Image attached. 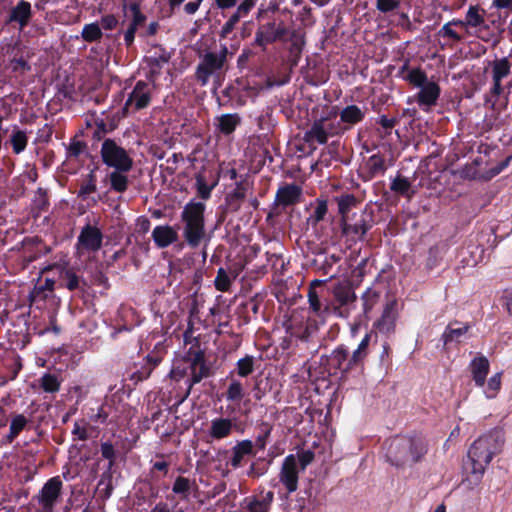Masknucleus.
<instances>
[{
  "label": "nucleus",
  "instance_id": "obj_1",
  "mask_svg": "<svg viewBox=\"0 0 512 512\" xmlns=\"http://www.w3.org/2000/svg\"><path fill=\"white\" fill-rule=\"evenodd\" d=\"M504 443V430L502 428H494L481 435L470 446L466 466H471L470 474L475 482L481 480L487 465L495 455L502 451Z\"/></svg>",
  "mask_w": 512,
  "mask_h": 512
},
{
  "label": "nucleus",
  "instance_id": "obj_2",
  "mask_svg": "<svg viewBox=\"0 0 512 512\" xmlns=\"http://www.w3.org/2000/svg\"><path fill=\"white\" fill-rule=\"evenodd\" d=\"M386 461L396 468L412 467L422 461L428 444L422 436H396L384 443Z\"/></svg>",
  "mask_w": 512,
  "mask_h": 512
},
{
  "label": "nucleus",
  "instance_id": "obj_3",
  "mask_svg": "<svg viewBox=\"0 0 512 512\" xmlns=\"http://www.w3.org/2000/svg\"><path fill=\"white\" fill-rule=\"evenodd\" d=\"M205 210V203L192 199L183 207L180 214L183 223L182 237L192 249L198 248L206 236Z\"/></svg>",
  "mask_w": 512,
  "mask_h": 512
},
{
  "label": "nucleus",
  "instance_id": "obj_4",
  "mask_svg": "<svg viewBox=\"0 0 512 512\" xmlns=\"http://www.w3.org/2000/svg\"><path fill=\"white\" fill-rule=\"evenodd\" d=\"M234 55V50H229L226 44H220L219 52L206 51L200 56V61L195 69L194 77L198 84L206 86L211 77L219 79L228 58Z\"/></svg>",
  "mask_w": 512,
  "mask_h": 512
},
{
  "label": "nucleus",
  "instance_id": "obj_5",
  "mask_svg": "<svg viewBox=\"0 0 512 512\" xmlns=\"http://www.w3.org/2000/svg\"><path fill=\"white\" fill-rule=\"evenodd\" d=\"M374 224V211L368 207H365L360 214L353 213L347 219H339L341 235L353 243L363 241Z\"/></svg>",
  "mask_w": 512,
  "mask_h": 512
},
{
  "label": "nucleus",
  "instance_id": "obj_6",
  "mask_svg": "<svg viewBox=\"0 0 512 512\" xmlns=\"http://www.w3.org/2000/svg\"><path fill=\"white\" fill-rule=\"evenodd\" d=\"M320 360L330 375L340 373L341 377H345L352 371L362 368L358 362H352V354L350 355L344 345L335 348L330 355H322Z\"/></svg>",
  "mask_w": 512,
  "mask_h": 512
},
{
  "label": "nucleus",
  "instance_id": "obj_7",
  "mask_svg": "<svg viewBox=\"0 0 512 512\" xmlns=\"http://www.w3.org/2000/svg\"><path fill=\"white\" fill-rule=\"evenodd\" d=\"M100 155L102 162L113 169L131 170L133 167V159L114 139L107 138L103 141Z\"/></svg>",
  "mask_w": 512,
  "mask_h": 512
},
{
  "label": "nucleus",
  "instance_id": "obj_8",
  "mask_svg": "<svg viewBox=\"0 0 512 512\" xmlns=\"http://www.w3.org/2000/svg\"><path fill=\"white\" fill-rule=\"evenodd\" d=\"M288 34L289 30L283 21L278 24L276 21H268L256 30L254 44L265 50L269 44L277 41H287L286 36Z\"/></svg>",
  "mask_w": 512,
  "mask_h": 512
},
{
  "label": "nucleus",
  "instance_id": "obj_9",
  "mask_svg": "<svg viewBox=\"0 0 512 512\" xmlns=\"http://www.w3.org/2000/svg\"><path fill=\"white\" fill-rule=\"evenodd\" d=\"M151 86L149 83L139 80L136 82L124 104V111H140L151 103Z\"/></svg>",
  "mask_w": 512,
  "mask_h": 512
},
{
  "label": "nucleus",
  "instance_id": "obj_10",
  "mask_svg": "<svg viewBox=\"0 0 512 512\" xmlns=\"http://www.w3.org/2000/svg\"><path fill=\"white\" fill-rule=\"evenodd\" d=\"M471 327L472 325L469 322H461L458 320L450 321L440 337L441 345L438 344L437 348L446 352L449 350L451 344H460L461 339L466 337Z\"/></svg>",
  "mask_w": 512,
  "mask_h": 512
},
{
  "label": "nucleus",
  "instance_id": "obj_11",
  "mask_svg": "<svg viewBox=\"0 0 512 512\" xmlns=\"http://www.w3.org/2000/svg\"><path fill=\"white\" fill-rule=\"evenodd\" d=\"M62 481L59 476L50 478L42 487L37 496L38 503L42 506L44 512H52L53 508L61 495Z\"/></svg>",
  "mask_w": 512,
  "mask_h": 512
},
{
  "label": "nucleus",
  "instance_id": "obj_12",
  "mask_svg": "<svg viewBox=\"0 0 512 512\" xmlns=\"http://www.w3.org/2000/svg\"><path fill=\"white\" fill-rule=\"evenodd\" d=\"M103 235L99 228L86 224L77 239L78 253L83 251L96 252L102 246Z\"/></svg>",
  "mask_w": 512,
  "mask_h": 512
},
{
  "label": "nucleus",
  "instance_id": "obj_13",
  "mask_svg": "<svg viewBox=\"0 0 512 512\" xmlns=\"http://www.w3.org/2000/svg\"><path fill=\"white\" fill-rule=\"evenodd\" d=\"M298 461L295 455L285 457L279 473V480L285 486L288 493H293L298 488Z\"/></svg>",
  "mask_w": 512,
  "mask_h": 512
},
{
  "label": "nucleus",
  "instance_id": "obj_14",
  "mask_svg": "<svg viewBox=\"0 0 512 512\" xmlns=\"http://www.w3.org/2000/svg\"><path fill=\"white\" fill-rule=\"evenodd\" d=\"M161 361L162 357L158 354H148L141 363L135 365V371L131 373L130 379L134 381L135 384L148 379Z\"/></svg>",
  "mask_w": 512,
  "mask_h": 512
},
{
  "label": "nucleus",
  "instance_id": "obj_15",
  "mask_svg": "<svg viewBox=\"0 0 512 512\" xmlns=\"http://www.w3.org/2000/svg\"><path fill=\"white\" fill-rule=\"evenodd\" d=\"M32 17L31 4L25 0H19L11 10L5 21L6 24L17 23L20 29L25 28Z\"/></svg>",
  "mask_w": 512,
  "mask_h": 512
},
{
  "label": "nucleus",
  "instance_id": "obj_16",
  "mask_svg": "<svg viewBox=\"0 0 512 512\" xmlns=\"http://www.w3.org/2000/svg\"><path fill=\"white\" fill-rule=\"evenodd\" d=\"M396 310L397 302L395 300L389 301L385 305L380 319L375 324L379 332L383 334H389L394 331L397 318Z\"/></svg>",
  "mask_w": 512,
  "mask_h": 512
},
{
  "label": "nucleus",
  "instance_id": "obj_17",
  "mask_svg": "<svg viewBox=\"0 0 512 512\" xmlns=\"http://www.w3.org/2000/svg\"><path fill=\"white\" fill-rule=\"evenodd\" d=\"M248 188L249 184L245 180L236 181L235 188L225 196V203L230 212L236 213L240 210Z\"/></svg>",
  "mask_w": 512,
  "mask_h": 512
},
{
  "label": "nucleus",
  "instance_id": "obj_18",
  "mask_svg": "<svg viewBox=\"0 0 512 512\" xmlns=\"http://www.w3.org/2000/svg\"><path fill=\"white\" fill-rule=\"evenodd\" d=\"M152 239L158 248H166L178 240V233L170 225H159L153 229Z\"/></svg>",
  "mask_w": 512,
  "mask_h": 512
},
{
  "label": "nucleus",
  "instance_id": "obj_19",
  "mask_svg": "<svg viewBox=\"0 0 512 512\" xmlns=\"http://www.w3.org/2000/svg\"><path fill=\"white\" fill-rule=\"evenodd\" d=\"M440 86L434 81L424 84L417 94V103L420 107H431L437 103L440 96Z\"/></svg>",
  "mask_w": 512,
  "mask_h": 512
},
{
  "label": "nucleus",
  "instance_id": "obj_20",
  "mask_svg": "<svg viewBox=\"0 0 512 512\" xmlns=\"http://www.w3.org/2000/svg\"><path fill=\"white\" fill-rule=\"evenodd\" d=\"M302 189L296 184H286L280 187L276 193V202L283 206L294 205L299 202Z\"/></svg>",
  "mask_w": 512,
  "mask_h": 512
},
{
  "label": "nucleus",
  "instance_id": "obj_21",
  "mask_svg": "<svg viewBox=\"0 0 512 512\" xmlns=\"http://www.w3.org/2000/svg\"><path fill=\"white\" fill-rule=\"evenodd\" d=\"M329 136L324 129V120L316 119L310 128L304 132L303 140L305 143L312 145L314 143L326 144Z\"/></svg>",
  "mask_w": 512,
  "mask_h": 512
},
{
  "label": "nucleus",
  "instance_id": "obj_22",
  "mask_svg": "<svg viewBox=\"0 0 512 512\" xmlns=\"http://www.w3.org/2000/svg\"><path fill=\"white\" fill-rule=\"evenodd\" d=\"M340 121L345 127L346 131L354 125L362 122L365 118V111L355 104L344 107L340 113Z\"/></svg>",
  "mask_w": 512,
  "mask_h": 512
},
{
  "label": "nucleus",
  "instance_id": "obj_23",
  "mask_svg": "<svg viewBox=\"0 0 512 512\" xmlns=\"http://www.w3.org/2000/svg\"><path fill=\"white\" fill-rule=\"evenodd\" d=\"M470 368L475 385L483 387L490 368L488 359L483 355L475 357L470 363Z\"/></svg>",
  "mask_w": 512,
  "mask_h": 512
},
{
  "label": "nucleus",
  "instance_id": "obj_24",
  "mask_svg": "<svg viewBox=\"0 0 512 512\" xmlns=\"http://www.w3.org/2000/svg\"><path fill=\"white\" fill-rule=\"evenodd\" d=\"M253 442L251 440H242L232 448V457L229 464L237 469L242 465V461L246 456L253 455Z\"/></svg>",
  "mask_w": 512,
  "mask_h": 512
},
{
  "label": "nucleus",
  "instance_id": "obj_25",
  "mask_svg": "<svg viewBox=\"0 0 512 512\" xmlns=\"http://www.w3.org/2000/svg\"><path fill=\"white\" fill-rule=\"evenodd\" d=\"M335 298L339 303V307H335L334 311L341 317L348 315L347 306L356 300L354 291L349 287H340L335 291Z\"/></svg>",
  "mask_w": 512,
  "mask_h": 512
},
{
  "label": "nucleus",
  "instance_id": "obj_26",
  "mask_svg": "<svg viewBox=\"0 0 512 512\" xmlns=\"http://www.w3.org/2000/svg\"><path fill=\"white\" fill-rule=\"evenodd\" d=\"M233 428L232 420L228 418H215L211 421L209 428V435L213 439H223L228 437Z\"/></svg>",
  "mask_w": 512,
  "mask_h": 512
},
{
  "label": "nucleus",
  "instance_id": "obj_27",
  "mask_svg": "<svg viewBox=\"0 0 512 512\" xmlns=\"http://www.w3.org/2000/svg\"><path fill=\"white\" fill-rule=\"evenodd\" d=\"M211 375V369L207 364H202L199 367H190V377L185 381L187 384V390L180 403L183 402L191 393V390L195 384L200 383L204 378Z\"/></svg>",
  "mask_w": 512,
  "mask_h": 512
},
{
  "label": "nucleus",
  "instance_id": "obj_28",
  "mask_svg": "<svg viewBox=\"0 0 512 512\" xmlns=\"http://www.w3.org/2000/svg\"><path fill=\"white\" fill-rule=\"evenodd\" d=\"M334 201L337 203L340 219H347L351 217V210L359 203L355 195L349 193L334 197Z\"/></svg>",
  "mask_w": 512,
  "mask_h": 512
},
{
  "label": "nucleus",
  "instance_id": "obj_29",
  "mask_svg": "<svg viewBox=\"0 0 512 512\" xmlns=\"http://www.w3.org/2000/svg\"><path fill=\"white\" fill-rule=\"evenodd\" d=\"M129 171L130 170L114 169L108 176L110 189L118 193H124L129 186V179L126 175Z\"/></svg>",
  "mask_w": 512,
  "mask_h": 512
},
{
  "label": "nucleus",
  "instance_id": "obj_30",
  "mask_svg": "<svg viewBox=\"0 0 512 512\" xmlns=\"http://www.w3.org/2000/svg\"><path fill=\"white\" fill-rule=\"evenodd\" d=\"M366 169L369 179L384 175L386 165L383 156L380 154L370 156L366 161Z\"/></svg>",
  "mask_w": 512,
  "mask_h": 512
},
{
  "label": "nucleus",
  "instance_id": "obj_31",
  "mask_svg": "<svg viewBox=\"0 0 512 512\" xmlns=\"http://www.w3.org/2000/svg\"><path fill=\"white\" fill-rule=\"evenodd\" d=\"M9 142L14 154L18 155L22 153L28 145V136L26 131L14 126Z\"/></svg>",
  "mask_w": 512,
  "mask_h": 512
},
{
  "label": "nucleus",
  "instance_id": "obj_32",
  "mask_svg": "<svg viewBox=\"0 0 512 512\" xmlns=\"http://www.w3.org/2000/svg\"><path fill=\"white\" fill-rule=\"evenodd\" d=\"M255 364L256 358L247 354L236 362L235 370L231 373H236L239 377L246 378L254 372Z\"/></svg>",
  "mask_w": 512,
  "mask_h": 512
},
{
  "label": "nucleus",
  "instance_id": "obj_33",
  "mask_svg": "<svg viewBox=\"0 0 512 512\" xmlns=\"http://www.w3.org/2000/svg\"><path fill=\"white\" fill-rule=\"evenodd\" d=\"M241 118L237 113L234 114H223L218 118V129L225 135L231 134L240 124Z\"/></svg>",
  "mask_w": 512,
  "mask_h": 512
},
{
  "label": "nucleus",
  "instance_id": "obj_34",
  "mask_svg": "<svg viewBox=\"0 0 512 512\" xmlns=\"http://www.w3.org/2000/svg\"><path fill=\"white\" fill-rule=\"evenodd\" d=\"M217 183L218 182L216 180L211 185H209L205 175L201 172L195 175V187L197 194L203 200H208L211 197L212 190L215 188Z\"/></svg>",
  "mask_w": 512,
  "mask_h": 512
},
{
  "label": "nucleus",
  "instance_id": "obj_35",
  "mask_svg": "<svg viewBox=\"0 0 512 512\" xmlns=\"http://www.w3.org/2000/svg\"><path fill=\"white\" fill-rule=\"evenodd\" d=\"M390 190L398 195L411 198L413 195V191L411 192V182L401 176L397 175L394 179H392L390 183Z\"/></svg>",
  "mask_w": 512,
  "mask_h": 512
},
{
  "label": "nucleus",
  "instance_id": "obj_36",
  "mask_svg": "<svg viewBox=\"0 0 512 512\" xmlns=\"http://www.w3.org/2000/svg\"><path fill=\"white\" fill-rule=\"evenodd\" d=\"M328 212V201L326 199L317 198L316 206L313 213L307 218V222L313 227H316L320 222L325 219Z\"/></svg>",
  "mask_w": 512,
  "mask_h": 512
},
{
  "label": "nucleus",
  "instance_id": "obj_37",
  "mask_svg": "<svg viewBox=\"0 0 512 512\" xmlns=\"http://www.w3.org/2000/svg\"><path fill=\"white\" fill-rule=\"evenodd\" d=\"M55 281L46 278L44 284L36 285L34 289L29 294V299L31 302L36 301L37 299L46 300L48 298V293H52L54 290Z\"/></svg>",
  "mask_w": 512,
  "mask_h": 512
},
{
  "label": "nucleus",
  "instance_id": "obj_38",
  "mask_svg": "<svg viewBox=\"0 0 512 512\" xmlns=\"http://www.w3.org/2000/svg\"><path fill=\"white\" fill-rule=\"evenodd\" d=\"M28 423L27 418L22 414H17L11 419L9 433L6 435L5 439L8 443L13 442V440L20 434V432L26 427Z\"/></svg>",
  "mask_w": 512,
  "mask_h": 512
},
{
  "label": "nucleus",
  "instance_id": "obj_39",
  "mask_svg": "<svg viewBox=\"0 0 512 512\" xmlns=\"http://www.w3.org/2000/svg\"><path fill=\"white\" fill-rule=\"evenodd\" d=\"M193 482L183 476H178L172 486L173 493L180 495L181 499L187 500L191 493Z\"/></svg>",
  "mask_w": 512,
  "mask_h": 512
},
{
  "label": "nucleus",
  "instance_id": "obj_40",
  "mask_svg": "<svg viewBox=\"0 0 512 512\" xmlns=\"http://www.w3.org/2000/svg\"><path fill=\"white\" fill-rule=\"evenodd\" d=\"M511 64L507 57L496 59L492 64V79L501 80L510 74Z\"/></svg>",
  "mask_w": 512,
  "mask_h": 512
},
{
  "label": "nucleus",
  "instance_id": "obj_41",
  "mask_svg": "<svg viewBox=\"0 0 512 512\" xmlns=\"http://www.w3.org/2000/svg\"><path fill=\"white\" fill-rule=\"evenodd\" d=\"M371 341V335L366 333L365 336L360 341L358 347L352 353V362H358L361 367H363L364 359L367 357L369 353V345Z\"/></svg>",
  "mask_w": 512,
  "mask_h": 512
},
{
  "label": "nucleus",
  "instance_id": "obj_42",
  "mask_svg": "<svg viewBox=\"0 0 512 512\" xmlns=\"http://www.w3.org/2000/svg\"><path fill=\"white\" fill-rule=\"evenodd\" d=\"M81 36L86 42H95L102 38L103 33L99 23L93 22L84 25Z\"/></svg>",
  "mask_w": 512,
  "mask_h": 512
},
{
  "label": "nucleus",
  "instance_id": "obj_43",
  "mask_svg": "<svg viewBox=\"0 0 512 512\" xmlns=\"http://www.w3.org/2000/svg\"><path fill=\"white\" fill-rule=\"evenodd\" d=\"M39 385L47 393H56L60 389L58 376L51 373H44L39 379Z\"/></svg>",
  "mask_w": 512,
  "mask_h": 512
},
{
  "label": "nucleus",
  "instance_id": "obj_44",
  "mask_svg": "<svg viewBox=\"0 0 512 512\" xmlns=\"http://www.w3.org/2000/svg\"><path fill=\"white\" fill-rule=\"evenodd\" d=\"M243 396V384L237 379H232L225 392L226 400L230 402H236L240 401L243 398Z\"/></svg>",
  "mask_w": 512,
  "mask_h": 512
},
{
  "label": "nucleus",
  "instance_id": "obj_45",
  "mask_svg": "<svg viewBox=\"0 0 512 512\" xmlns=\"http://www.w3.org/2000/svg\"><path fill=\"white\" fill-rule=\"evenodd\" d=\"M403 79L418 88L428 82L427 75L421 68L411 69L406 75H403Z\"/></svg>",
  "mask_w": 512,
  "mask_h": 512
},
{
  "label": "nucleus",
  "instance_id": "obj_46",
  "mask_svg": "<svg viewBox=\"0 0 512 512\" xmlns=\"http://www.w3.org/2000/svg\"><path fill=\"white\" fill-rule=\"evenodd\" d=\"M465 23L469 27H479L484 23V16L480 14L478 5L470 6L466 12Z\"/></svg>",
  "mask_w": 512,
  "mask_h": 512
},
{
  "label": "nucleus",
  "instance_id": "obj_47",
  "mask_svg": "<svg viewBox=\"0 0 512 512\" xmlns=\"http://www.w3.org/2000/svg\"><path fill=\"white\" fill-rule=\"evenodd\" d=\"M320 120H324V129L329 137L342 134L346 131L341 121H332V113L328 116L321 117Z\"/></svg>",
  "mask_w": 512,
  "mask_h": 512
},
{
  "label": "nucleus",
  "instance_id": "obj_48",
  "mask_svg": "<svg viewBox=\"0 0 512 512\" xmlns=\"http://www.w3.org/2000/svg\"><path fill=\"white\" fill-rule=\"evenodd\" d=\"M61 285L69 291H74L80 288V278L72 270H65L61 274Z\"/></svg>",
  "mask_w": 512,
  "mask_h": 512
},
{
  "label": "nucleus",
  "instance_id": "obj_49",
  "mask_svg": "<svg viewBox=\"0 0 512 512\" xmlns=\"http://www.w3.org/2000/svg\"><path fill=\"white\" fill-rule=\"evenodd\" d=\"M259 429L260 433L255 439V446L259 450H264L267 444V439L270 437L273 427L268 422H262L259 426Z\"/></svg>",
  "mask_w": 512,
  "mask_h": 512
},
{
  "label": "nucleus",
  "instance_id": "obj_50",
  "mask_svg": "<svg viewBox=\"0 0 512 512\" xmlns=\"http://www.w3.org/2000/svg\"><path fill=\"white\" fill-rule=\"evenodd\" d=\"M100 452L104 459L108 460V471H110L116 464V450L111 442H102L100 445Z\"/></svg>",
  "mask_w": 512,
  "mask_h": 512
},
{
  "label": "nucleus",
  "instance_id": "obj_51",
  "mask_svg": "<svg viewBox=\"0 0 512 512\" xmlns=\"http://www.w3.org/2000/svg\"><path fill=\"white\" fill-rule=\"evenodd\" d=\"M214 285L215 288L221 292H226L230 289L231 280L223 268L218 269Z\"/></svg>",
  "mask_w": 512,
  "mask_h": 512
},
{
  "label": "nucleus",
  "instance_id": "obj_52",
  "mask_svg": "<svg viewBox=\"0 0 512 512\" xmlns=\"http://www.w3.org/2000/svg\"><path fill=\"white\" fill-rule=\"evenodd\" d=\"M290 41H291V48H290L291 53L295 54L297 57H299L303 50V47L305 45L304 36L299 34L296 30H293L290 33Z\"/></svg>",
  "mask_w": 512,
  "mask_h": 512
},
{
  "label": "nucleus",
  "instance_id": "obj_53",
  "mask_svg": "<svg viewBox=\"0 0 512 512\" xmlns=\"http://www.w3.org/2000/svg\"><path fill=\"white\" fill-rule=\"evenodd\" d=\"M129 10L132 12L131 25L138 29L146 21V16L141 12L140 3L132 2L129 4Z\"/></svg>",
  "mask_w": 512,
  "mask_h": 512
},
{
  "label": "nucleus",
  "instance_id": "obj_54",
  "mask_svg": "<svg viewBox=\"0 0 512 512\" xmlns=\"http://www.w3.org/2000/svg\"><path fill=\"white\" fill-rule=\"evenodd\" d=\"M501 388V373L494 374L487 383V389L485 391L486 397L492 399L496 396Z\"/></svg>",
  "mask_w": 512,
  "mask_h": 512
},
{
  "label": "nucleus",
  "instance_id": "obj_55",
  "mask_svg": "<svg viewBox=\"0 0 512 512\" xmlns=\"http://www.w3.org/2000/svg\"><path fill=\"white\" fill-rule=\"evenodd\" d=\"M242 508L247 512H269L260 503L257 497H246L242 503Z\"/></svg>",
  "mask_w": 512,
  "mask_h": 512
},
{
  "label": "nucleus",
  "instance_id": "obj_56",
  "mask_svg": "<svg viewBox=\"0 0 512 512\" xmlns=\"http://www.w3.org/2000/svg\"><path fill=\"white\" fill-rule=\"evenodd\" d=\"M33 202L37 209L46 210L49 207L47 191L43 188H38Z\"/></svg>",
  "mask_w": 512,
  "mask_h": 512
},
{
  "label": "nucleus",
  "instance_id": "obj_57",
  "mask_svg": "<svg viewBox=\"0 0 512 512\" xmlns=\"http://www.w3.org/2000/svg\"><path fill=\"white\" fill-rule=\"evenodd\" d=\"M399 0H376V8L382 13H388L398 9Z\"/></svg>",
  "mask_w": 512,
  "mask_h": 512
},
{
  "label": "nucleus",
  "instance_id": "obj_58",
  "mask_svg": "<svg viewBox=\"0 0 512 512\" xmlns=\"http://www.w3.org/2000/svg\"><path fill=\"white\" fill-rule=\"evenodd\" d=\"M86 144L82 141L73 140L68 146V156L77 158L85 150Z\"/></svg>",
  "mask_w": 512,
  "mask_h": 512
},
{
  "label": "nucleus",
  "instance_id": "obj_59",
  "mask_svg": "<svg viewBox=\"0 0 512 512\" xmlns=\"http://www.w3.org/2000/svg\"><path fill=\"white\" fill-rule=\"evenodd\" d=\"M99 25L101 30H113L118 25V19L113 14H107L101 17Z\"/></svg>",
  "mask_w": 512,
  "mask_h": 512
},
{
  "label": "nucleus",
  "instance_id": "obj_60",
  "mask_svg": "<svg viewBox=\"0 0 512 512\" xmlns=\"http://www.w3.org/2000/svg\"><path fill=\"white\" fill-rule=\"evenodd\" d=\"M438 34L441 37H447L457 42L462 40V37L451 28V23L444 24Z\"/></svg>",
  "mask_w": 512,
  "mask_h": 512
},
{
  "label": "nucleus",
  "instance_id": "obj_61",
  "mask_svg": "<svg viewBox=\"0 0 512 512\" xmlns=\"http://www.w3.org/2000/svg\"><path fill=\"white\" fill-rule=\"evenodd\" d=\"M93 281L95 284L102 286L105 289H108L110 287L108 277L101 269H97L93 273Z\"/></svg>",
  "mask_w": 512,
  "mask_h": 512
},
{
  "label": "nucleus",
  "instance_id": "obj_62",
  "mask_svg": "<svg viewBox=\"0 0 512 512\" xmlns=\"http://www.w3.org/2000/svg\"><path fill=\"white\" fill-rule=\"evenodd\" d=\"M340 256L336 254H331L325 257L321 269L324 271V274H329L331 268L334 264L338 263L340 261Z\"/></svg>",
  "mask_w": 512,
  "mask_h": 512
},
{
  "label": "nucleus",
  "instance_id": "obj_63",
  "mask_svg": "<svg viewBox=\"0 0 512 512\" xmlns=\"http://www.w3.org/2000/svg\"><path fill=\"white\" fill-rule=\"evenodd\" d=\"M314 452H312L311 450H306V451H303L302 453H300L298 455V460H299V463H300V466H301V470H305L306 467L312 463V461L314 460Z\"/></svg>",
  "mask_w": 512,
  "mask_h": 512
},
{
  "label": "nucleus",
  "instance_id": "obj_64",
  "mask_svg": "<svg viewBox=\"0 0 512 512\" xmlns=\"http://www.w3.org/2000/svg\"><path fill=\"white\" fill-rule=\"evenodd\" d=\"M257 0H244L237 6V11L243 17H246L250 11L255 7Z\"/></svg>",
  "mask_w": 512,
  "mask_h": 512
}]
</instances>
